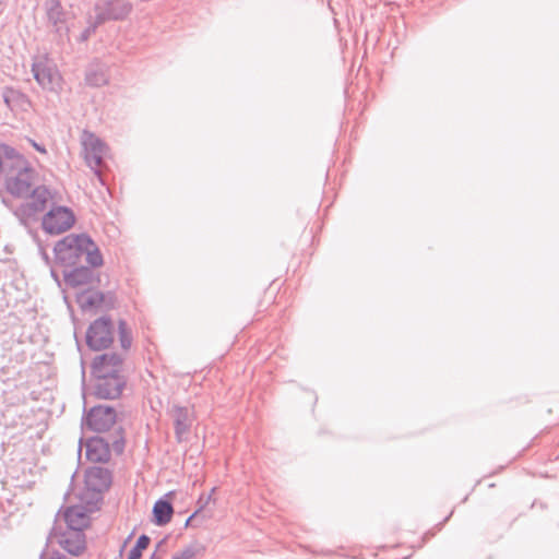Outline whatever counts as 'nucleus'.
<instances>
[{"mask_svg": "<svg viewBox=\"0 0 559 559\" xmlns=\"http://www.w3.org/2000/svg\"><path fill=\"white\" fill-rule=\"evenodd\" d=\"M75 223L71 209L62 205H51L41 217V228L46 234L60 235L69 230Z\"/></svg>", "mask_w": 559, "mask_h": 559, "instance_id": "39448f33", "label": "nucleus"}, {"mask_svg": "<svg viewBox=\"0 0 559 559\" xmlns=\"http://www.w3.org/2000/svg\"><path fill=\"white\" fill-rule=\"evenodd\" d=\"M150 542L151 538L147 535L142 534L138 538L133 548L130 550L128 559H140L142 556V551L148 547Z\"/></svg>", "mask_w": 559, "mask_h": 559, "instance_id": "b1692460", "label": "nucleus"}, {"mask_svg": "<svg viewBox=\"0 0 559 559\" xmlns=\"http://www.w3.org/2000/svg\"><path fill=\"white\" fill-rule=\"evenodd\" d=\"M98 25H99V24H96V20L94 21V23L90 24V25H88V26H87V27L82 32V34H81V36H80V40H81V41H85V40H87V39L91 37V35H92L93 33H95V31H96V28H97V26H98Z\"/></svg>", "mask_w": 559, "mask_h": 559, "instance_id": "bb28decb", "label": "nucleus"}, {"mask_svg": "<svg viewBox=\"0 0 559 559\" xmlns=\"http://www.w3.org/2000/svg\"><path fill=\"white\" fill-rule=\"evenodd\" d=\"M51 275L57 278V275L53 270L51 271Z\"/></svg>", "mask_w": 559, "mask_h": 559, "instance_id": "2f4dec72", "label": "nucleus"}, {"mask_svg": "<svg viewBox=\"0 0 559 559\" xmlns=\"http://www.w3.org/2000/svg\"><path fill=\"white\" fill-rule=\"evenodd\" d=\"M173 513V504L165 499H158L153 507V521L156 525L164 526L170 522Z\"/></svg>", "mask_w": 559, "mask_h": 559, "instance_id": "aec40b11", "label": "nucleus"}, {"mask_svg": "<svg viewBox=\"0 0 559 559\" xmlns=\"http://www.w3.org/2000/svg\"><path fill=\"white\" fill-rule=\"evenodd\" d=\"M69 530H83L88 525V516L86 510L82 506H72L67 508L63 514Z\"/></svg>", "mask_w": 559, "mask_h": 559, "instance_id": "f3484780", "label": "nucleus"}, {"mask_svg": "<svg viewBox=\"0 0 559 559\" xmlns=\"http://www.w3.org/2000/svg\"><path fill=\"white\" fill-rule=\"evenodd\" d=\"M131 9L132 7L127 0H100L94 9L96 24L123 20L131 12Z\"/></svg>", "mask_w": 559, "mask_h": 559, "instance_id": "1a4fd4ad", "label": "nucleus"}, {"mask_svg": "<svg viewBox=\"0 0 559 559\" xmlns=\"http://www.w3.org/2000/svg\"><path fill=\"white\" fill-rule=\"evenodd\" d=\"M64 12L58 0H49L47 2V17L48 21L55 26L57 32H60L64 23Z\"/></svg>", "mask_w": 559, "mask_h": 559, "instance_id": "412c9836", "label": "nucleus"}, {"mask_svg": "<svg viewBox=\"0 0 559 559\" xmlns=\"http://www.w3.org/2000/svg\"><path fill=\"white\" fill-rule=\"evenodd\" d=\"M204 552V547L200 543H192L181 551L175 554L171 559H194Z\"/></svg>", "mask_w": 559, "mask_h": 559, "instance_id": "4be33fe9", "label": "nucleus"}, {"mask_svg": "<svg viewBox=\"0 0 559 559\" xmlns=\"http://www.w3.org/2000/svg\"><path fill=\"white\" fill-rule=\"evenodd\" d=\"M95 266H90L86 263L62 270L63 281L67 286L72 288H81L88 286L95 281Z\"/></svg>", "mask_w": 559, "mask_h": 559, "instance_id": "9d476101", "label": "nucleus"}, {"mask_svg": "<svg viewBox=\"0 0 559 559\" xmlns=\"http://www.w3.org/2000/svg\"><path fill=\"white\" fill-rule=\"evenodd\" d=\"M40 255H41L43 260L46 262V264L49 265L50 264V258H49L47 251L44 248H41V247H40Z\"/></svg>", "mask_w": 559, "mask_h": 559, "instance_id": "c85d7f7f", "label": "nucleus"}, {"mask_svg": "<svg viewBox=\"0 0 559 559\" xmlns=\"http://www.w3.org/2000/svg\"><path fill=\"white\" fill-rule=\"evenodd\" d=\"M16 152L17 151L15 148L11 147V146H8V145L1 146V151H0V174H4L5 173V170L11 165V162H12L13 157L15 156Z\"/></svg>", "mask_w": 559, "mask_h": 559, "instance_id": "5701e85b", "label": "nucleus"}, {"mask_svg": "<svg viewBox=\"0 0 559 559\" xmlns=\"http://www.w3.org/2000/svg\"><path fill=\"white\" fill-rule=\"evenodd\" d=\"M55 262L62 270L83 263L90 266H102L103 255L97 245L86 234H70L60 239L53 247Z\"/></svg>", "mask_w": 559, "mask_h": 559, "instance_id": "f257e3e1", "label": "nucleus"}, {"mask_svg": "<svg viewBox=\"0 0 559 559\" xmlns=\"http://www.w3.org/2000/svg\"><path fill=\"white\" fill-rule=\"evenodd\" d=\"M3 175L7 189L12 195L27 197L34 189L32 187L35 171L19 152Z\"/></svg>", "mask_w": 559, "mask_h": 559, "instance_id": "7ed1b4c3", "label": "nucleus"}, {"mask_svg": "<svg viewBox=\"0 0 559 559\" xmlns=\"http://www.w3.org/2000/svg\"><path fill=\"white\" fill-rule=\"evenodd\" d=\"M214 491H215V488H213V489L211 490V492H210V493H207V495H201V496H200V498H199V500H198V504H199V509L197 510V511H198V513H199L201 510H203V509L207 506V503H209V502L211 501V499H212V495H213V492H214Z\"/></svg>", "mask_w": 559, "mask_h": 559, "instance_id": "cd10ccee", "label": "nucleus"}, {"mask_svg": "<svg viewBox=\"0 0 559 559\" xmlns=\"http://www.w3.org/2000/svg\"><path fill=\"white\" fill-rule=\"evenodd\" d=\"M84 158L87 166L100 179L104 157L107 153L106 144L94 133L84 131L81 138Z\"/></svg>", "mask_w": 559, "mask_h": 559, "instance_id": "0eeeda50", "label": "nucleus"}, {"mask_svg": "<svg viewBox=\"0 0 559 559\" xmlns=\"http://www.w3.org/2000/svg\"><path fill=\"white\" fill-rule=\"evenodd\" d=\"M121 433L122 429L119 428V436L115 437L112 440H109L110 451L112 450L116 454H122L124 450V438Z\"/></svg>", "mask_w": 559, "mask_h": 559, "instance_id": "a878e982", "label": "nucleus"}, {"mask_svg": "<svg viewBox=\"0 0 559 559\" xmlns=\"http://www.w3.org/2000/svg\"><path fill=\"white\" fill-rule=\"evenodd\" d=\"M59 545L70 555L78 556L85 549V535L81 530L67 528L59 537Z\"/></svg>", "mask_w": 559, "mask_h": 559, "instance_id": "dca6fc26", "label": "nucleus"}, {"mask_svg": "<svg viewBox=\"0 0 559 559\" xmlns=\"http://www.w3.org/2000/svg\"><path fill=\"white\" fill-rule=\"evenodd\" d=\"M76 302L83 311H91L103 307H112L115 300L111 297L107 300L106 295L102 292L86 289L76 295Z\"/></svg>", "mask_w": 559, "mask_h": 559, "instance_id": "4468645a", "label": "nucleus"}, {"mask_svg": "<svg viewBox=\"0 0 559 559\" xmlns=\"http://www.w3.org/2000/svg\"><path fill=\"white\" fill-rule=\"evenodd\" d=\"M170 416L174 421L176 438L181 442L192 427L194 420L193 411L189 407L174 405L170 409Z\"/></svg>", "mask_w": 559, "mask_h": 559, "instance_id": "9b49d317", "label": "nucleus"}, {"mask_svg": "<svg viewBox=\"0 0 559 559\" xmlns=\"http://www.w3.org/2000/svg\"><path fill=\"white\" fill-rule=\"evenodd\" d=\"M114 342V324L109 317L93 321L86 331V344L93 350L108 348Z\"/></svg>", "mask_w": 559, "mask_h": 559, "instance_id": "423d86ee", "label": "nucleus"}, {"mask_svg": "<svg viewBox=\"0 0 559 559\" xmlns=\"http://www.w3.org/2000/svg\"><path fill=\"white\" fill-rule=\"evenodd\" d=\"M112 481L111 473L108 468L102 466H92L86 469L85 484L86 487L94 491L102 493L106 491Z\"/></svg>", "mask_w": 559, "mask_h": 559, "instance_id": "ddd939ff", "label": "nucleus"}, {"mask_svg": "<svg viewBox=\"0 0 559 559\" xmlns=\"http://www.w3.org/2000/svg\"><path fill=\"white\" fill-rule=\"evenodd\" d=\"M118 328L120 345L124 350H128L132 344V336L126 321L120 320Z\"/></svg>", "mask_w": 559, "mask_h": 559, "instance_id": "393cba45", "label": "nucleus"}, {"mask_svg": "<svg viewBox=\"0 0 559 559\" xmlns=\"http://www.w3.org/2000/svg\"><path fill=\"white\" fill-rule=\"evenodd\" d=\"M85 83L92 87H100L108 83L106 68L99 63H91L85 71Z\"/></svg>", "mask_w": 559, "mask_h": 559, "instance_id": "6ab92c4d", "label": "nucleus"}, {"mask_svg": "<svg viewBox=\"0 0 559 559\" xmlns=\"http://www.w3.org/2000/svg\"><path fill=\"white\" fill-rule=\"evenodd\" d=\"M198 514V511H195L193 514H191L187 521H186V526H188L190 524V522L192 521V519Z\"/></svg>", "mask_w": 559, "mask_h": 559, "instance_id": "7c9ffc66", "label": "nucleus"}, {"mask_svg": "<svg viewBox=\"0 0 559 559\" xmlns=\"http://www.w3.org/2000/svg\"><path fill=\"white\" fill-rule=\"evenodd\" d=\"M86 459L94 463H106L110 459L109 440L93 437L86 443Z\"/></svg>", "mask_w": 559, "mask_h": 559, "instance_id": "2eb2a0df", "label": "nucleus"}, {"mask_svg": "<svg viewBox=\"0 0 559 559\" xmlns=\"http://www.w3.org/2000/svg\"><path fill=\"white\" fill-rule=\"evenodd\" d=\"M33 146L36 148V151H38L40 153H46V148L43 145H40L36 142H33Z\"/></svg>", "mask_w": 559, "mask_h": 559, "instance_id": "c756f323", "label": "nucleus"}, {"mask_svg": "<svg viewBox=\"0 0 559 559\" xmlns=\"http://www.w3.org/2000/svg\"><path fill=\"white\" fill-rule=\"evenodd\" d=\"M28 195L29 200L21 203L14 211L25 226L35 221L37 214L44 212L52 200V192L46 186L35 187Z\"/></svg>", "mask_w": 559, "mask_h": 559, "instance_id": "20e7f679", "label": "nucleus"}, {"mask_svg": "<svg viewBox=\"0 0 559 559\" xmlns=\"http://www.w3.org/2000/svg\"><path fill=\"white\" fill-rule=\"evenodd\" d=\"M34 79L45 90L55 91L59 85L60 75L58 70L47 62H35L32 67Z\"/></svg>", "mask_w": 559, "mask_h": 559, "instance_id": "f8f14e48", "label": "nucleus"}, {"mask_svg": "<svg viewBox=\"0 0 559 559\" xmlns=\"http://www.w3.org/2000/svg\"><path fill=\"white\" fill-rule=\"evenodd\" d=\"M123 357L106 353L95 357L92 364L94 376L93 394L98 399L114 400L121 395L126 385L122 374Z\"/></svg>", "mask_w": 559, "mask_h": 559, "instance_id": "f03ea898", "label": "nucleus"}, {"mask_svg": "<svg viewBox=\"0 0 559 559\" xmlns=\"http://www.w3.org/2000/svg\"><path fill=\"white\" fill-rule=\"evenodd\" d=\"M2 99L4 104L11 109H22L25 110L26 107L29 105V102L27 99V96L20 92L19 90H15L13 87H4L2 90Z\"/></svg>", "mask_w": 559, "mask_h": 559, "instance_id": "a211bd4d", "label": "nucleus"}, {"mask_svg": "<svg viewBox=\"0 0 559 559\" xmlns=\"http://www.w3.org/2000/svg\"><path fill=\"white\" fill-rule=\"evenodd\" d=\"M117 420V412L109 405L93 406L83 417V425L93 431H108Z\"/></svg>", "mask_w": 559, "mask_h": 559, "instance_id": "6e6552de", "label": "nucleus"}]
</instances>
